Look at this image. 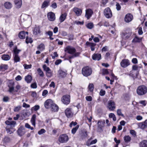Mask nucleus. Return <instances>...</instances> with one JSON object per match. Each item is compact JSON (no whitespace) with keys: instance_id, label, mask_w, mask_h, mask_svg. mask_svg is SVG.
<instances>
[{"instance_id":"f257e3e1","label":"nucleus","mask_w":147,"mask_h":147,"mask_svg":"<svg viewBox=\"0 0 147 147\" xmlns=\"http://www.w3.org/2000/svg\"><path fill=\"white\" fill-rule=\"evenodd\" d=\"M5 123L7 125L6 128L7 132L9 134H11L13 133L12 129L13 127H14L16 124V122L14 121H5Z\"/></svg>"},{"instance_id":"f03ea898","label":"nucleus","mask_w":147,"mask_h":147,"mask_svg":"<svg viewBox=\"0 0 147 147\" xmlns=\"http://www.w3.org/2000/svg\"><path fill=\"white\" fill-rule=\"evenodd\" d=\"M136 92L139 95H143L147 92V87L144 85L140 86L137 89Z\"/></svg>"},{"instance_id":"7ed1b4c3","label":"nucleus","mask_w":147,"mask_h":147,"mask_svg":"<svg viewBox=\"0 0 147 147\" xmlns=\"http://www.w3.org/2000/svg\"><path fill=\"white\" fill-rule=\"evenodd\" d=\"M132 34L131 30L130 28H127L121 34V37L123 40L128 39Z\"/></svg>"},{"instance_id":"20e7f679","label":"nucleus","mask_w":147,"mask_h":147,"mask_svg":"<svg viewBox=\"0 0 147 147\" xmlns=\"http://www.w3.org/2000/svg\"><path fill=\"white\" fill-rule=\"evenodd\" d=\"M92 73V70L91 68L88 66L83 67L82 69V74L85 76H90Z\"/></svg>"},{"instance_id":"39448f33","label":"nucleus","mask_w":147,"mask_h":147,"mask_svg":"<svg viewBox=\"0 0 147 147\" xmlns=\"http://www.w3.org/2000/svg\"><path fill=\"white\" fill-rule=\"evenodd\" d=\"M69 140L68 136L66 134H63L61 135L59 138V141L61 143H65Z\"/></svg>"},{"instance_id":"423d86ee","label":"nucleus","mask_w":147,"mask_h":147,"mask_svg":"<svg viewBox=\"0 0 147 147\" xmlns=\"http://www.w3.org/2000/svg\"><path fill=\"white\" fill-rule=\"evenodd\" d=\"M42 67L44 70L46 71V74L47 77H51L52 76V72L51 71V69L49 67H47L45 64L43 65Z\"/></svg>"},{"instance_id":"0eeeda50","label":"nucleus","mask_w":147,"mask_h":147,"mask_svg":"<svg viewBox=\"0 0 147 147\" xmlns=\"http://www.w3.org/2000/svg\"><path fill=\"white\" fill-rule=\"evenodd\" d=\"M104 14L106 17L108 18H110L112 16V12L109 7H107L104 9Z\"/></svg>"},{"instance_id":"6e6552de","label":"nucleus","mask_w":147,"mask_h":147,"mask_svg":"<svg viewBox=\"0 0 147 147\" xmlns=\"http://www.w3.org/2000/svg\"><path fill=\"white\" fill-rule=\"evenodd\" d=\"M65 113L66 116L68 118L72 117L74 114L72 109L70 108H67L65 110Z\"/></svg>"},{"instance_id":"1a4fd4ad","label":"nucleus","mask_w":147,"mask_h":147,"mask_svg":"<svg viewBox=\"0 0 147 147\" xmlns=\"http://www.w3.org/2000/svg\"><path fill=\"white\" fill-rule=\"evenodd\" d=\"M70 96L68 95L63 96L61 98V100L63 103L65 105L69 104L70 102Z\"/></svg>"},{"instance_id":"9d476101","label":"nucleus","mask_w":147,"mask_h":147,"mask_svg":"<svg viewBox=\"0 0 147 147\" xmlns=\"http://www.w3.org/2000/svg\"><path fill=\"white\" fill-rule=\"evenodd\" d=\"M107 107L110 111H113L116 108L114 102L111 100L109 101L108 102V105Z\"/></svg>"},{"instance_id":"9b49d317","label":"nucleus","mask_w":147,"mask_h":147,"mask_svg":"<svg viewBox=\"0 0 147 147\" xmlns=\"http://www.w3.org/2000/svg\"><path fill=\"white\" fill-rule=\"evenodd\" d=\"M14 82L12 80L9 81L8 87L9 88L8 91L10 93H12L14 90Z\"/></svg>"},{"instance_id":"f8f14e48","label":"nucleus","mask_w":147,"mask_h":147,"mask_svg":"<svg viewBox=\"0 0 147 147\" xmlns=\"http://www.w3.org/2000/svg\"><path fill=\"white\" fill-rule=\"evenodd\" d=\"M130 65L129 61L127 59H123L120 63L121 66L123 68H125Z\"/></svg>"},{"instance_id":"ddd939ff","label":"nucleus","mask_w":147,"mask_h":147,"mask_svg":"<svg viewBox=\"0 0 147 147\" xmlns=\"http://www.w3.org/2000/svg\"><path fill=\"white\" fill-rule=\"evenodd\" d=\"M65 51L71 54H73L76 52V49L70 46H68L66 47L65 49Z\"/></svg>"},{"instance_id":"4468645a","label":"nucleus","mask_w":147,"mask_h":147,"mask_svg":"<svg viewBox=\"0 0 147 147\" xmlns=\"http://www.w3.org/2000/svg\"><path fill=\"white\" fill-rule=\"evenodd\" d=\"M47 18L50 21H54L55 20V16L54 13L51 12H49L47 14Z\"/></svg>"},{"instance_id":"2eb2a0df","label":"nucleus","mask_w":147,"mask_h":147,"mask_svg":"<svg viewBox=\"0 0 147 147\" xmlns=\"http://www.w3.org/2000/svg\"><path fill=\"white\" fill-rule=\"evenodd\" d=\"M93 13V11L91 9H86V10L85 17L88 20L92 16Z\"/></svg>"},{"instance_id":"dca6fc26","label":"nucleus","mask_w":147,"mask_h":147,"mask_svg":"<svg viewBox=\"0 0 147 147\" xmlns=\"http://www.w3.org/2000/svg\"><path fill=\"white\" fill-rule=\"evenodd\" d=\"M133 18V16L131 14L128 13L125 16V21L126 22L129 23L132 20Z\"/></svg>"},{"instance_id":"f3484780","label":"nucleus","mask_w":147,"mask_h":147,"mask_svg":"<svg viewBox=\"0 0 147 147\" xmlns=\"http://www.w3.org/2000/svg\"><path fill=\"white\" fill-rule=\"evenodd\" d=\"M53 103V101L51 99H48L46 100L45 103V107L48 109L51 107Z\"/></svg>"},{"instance_id":"a211bd4d","label":"nucleus","mask_w":147,"mask_h":147,"mask_svg":"<svg viewBox=\"0 0 147 147\" xmlns=\"http://www.w3.org/2000/svg\"><path fill=\"white\" fill-rule=\"evenodd\" d=\"M18 134L20 136L23 135L25 133V129L23 127H20L18 129Z\"/></svg>"},{"instance_id":"6ab92c4d","label":"nucleus","mask_w":147,"mask_h":147,"mask_svg":"<svg viewBox=\"0 0 147 147\" xmlns=\"http://www.w3.org/2000/svg\"><path fill=\"white\" fill-rule=\"evenodd\" d=\"M73 11L77 16H80L82 13V10L78 7H75L73 9Z\"/></svg>"},{"instance_id":"aec40b11","label":"nucleus","mask_w":147,"mask_h":147,"mask_svg":"<svg viewBox=\"0 0 147 147\" xmlns=\"http://www.w3.org/2000/svg\"><path fill=\"white\" fill-rule=\"evenodd\" d=\"M138 125L139 127L142 129L147 127V120H146L144 122L139 123Z\"/></svg>"},{"instance_id":"412c9836","label":"nucleus","mask_w":147,"mask_h":147,"mask_svg":"<svg viewBox=\"0 0 147 147\" xmlns=\"http://www.w3.org/2000/svg\"><path fill=\"white\" fill-rule=\"evenodd\" d=\"M59 76L62 78H64L66 76L67 73L66 71H64L61 69H59L58 71Z\"/></svg>"},{"instance_id":"4be33fe9","label":"nucleus","mask_w":147,"mask_h":147,"mask_svg":"<svg viewBox=\"0 0 147 147\" xmlns=\"http://www.w3.org/2000/svg\"><path fill=\"white\" fill-rule=\"evenodd\" d=\"M92 58L94 60H99L101 58V55L100 54H94L92 56Z\"/></svg>"},{"instance_id":"5701e85b","label":"nucleus","mask_w":147,"mask_h":147,"mask_svg":"<svg viewBox=\"0 0 147 147\" xmlns=\"http://www.w3.org/2000/svg\"><path fill=\"white\" fill-rule=\"evenodd\" d=\"M40 32V28L39 27H36L33 30V34L34 35H38Z\"/></svg>"},{"instance_id":"b1692460","label":"nucleus","mask_w":147,"mask_h":147,"mask_svg":"<svg viewBox=\"0 0 147 147\" xmlns=\"http://www.w3.org/2000/svg\"><path fill=\"white\" fill-rule=\"evenodd\" d=\"M14 2L17 8H19L21 7L22 5V0H14Z\"/></svg>"},{"instance_id":"393cba45","label":"nucleus","mask_w":147,"mask_h":147,"mask_svg":"<svg viewBox=\"0 0 147 147\" xmlns=\"http://www.w3.org/2000/svg\"><path fill=\"white\" fill-rule=\"evenodd\" d=\"M86 45L89 46L90 47L91 50L92 51H94V47L96 45V44L90 43L87 41L86 43Z\"/></svg>"},{"instance_id":"a878e982","label":"nucleus","mask_w":147,"mask_h":147,"mask_svg":"<svg viewBox=\"0 0 147 147\" xmlns=\"http://www.w3.org/2000/svg\"><path fill=\"white\" fill-rule=\"evenodd\" d=\"M142 39V38L138 37L136 35L135 37L132 40V42L134 43H138L140 42L141 41Z\"/></svg>"},{"instance_id":"bb28decb","label":"nucleus","mask_w":147,"mask_h":147,"mask_svg":"<svg viewBox=\"0 0 147 147\" xmlns=\"http://www.w3.org/2000/svg\"><path fill=\"white\" fill-rule=\"evenodd\" d=\"M24 79L25 81L28 83H29L32 80V77L30 75H28L25 77Z\"/></svg>"},{"instance_id":"cd10ccee","label":"nucleus","mask_w":147,"mask_h":147,"mask_svg":"<svg viewBox=\"0 0 147 147\" xmlns=\"http://www.w3.org/2000/svg\"><path fill=\"white\" fill-rule=\"evenodd\" d=\"M105 123V122L104 120L103 121L101 120L98 121L97 123L98 127L101 129L102 127H104Z\"/></svg>"},{"instance_id":"c85d7f7f","label":"nucleus","mask_w":147,"mask_h":147,"mask_svg":"<svg viewBox=\"0 0 147 147\" xmlns=\"http://www.w3.org/2000/svg\"><path fill=\"white\" fill-rule=\"evenodd\" d=\"M18 36L19 37L22 39L25 38L26 37L25 32L24 31L20 32Z\"/></svg>"},{"instance_id":"c756f323","label":"nucleus","mask_w":147,"mask_h":147,"mask_svg":"<svg viewBox=\"0 0 147 147\" xmlns=\"http://www.w3.org/2000/svg\"><path fill=\"white\" fill-rule=\"evenodd\" d=\"M11 56L8 55L4 54L2 56V59L5 61H8L10 59Z\"/></svg>"},{"instance_id":"7c9ffc66","label":"nucleus","mask_w":147,"mask_h":147,"mask_svg":"<svg viewBox=\"0 0 147 147\" xmlns=\"http://www.w3.org/2000/svg\"><path fill=\"white\" fill-rule=\"evenodd\" d=\"M124 140L125 143H128L131 140V137L128 135L125 136L123 138Z\"/></svg>"},{"instance_id":"2f4dec72","label":"nucleus","mask_w":147,"mask_h":147,"mask_svg":"<svg viewBox=\"0 0 147 147\" xmlns=\"http://www.w3.org/2000/svg\"><path fill=\"white\" fill-rule=\"evenodd\" d=\"M67 16V14L66 13H65L61 15L59 19L61 22H62L65 20Z\"/></svg>"},{"instance_id":"473e14b6","label":"nucleus","mask_w":147,"mask_h":147,"mask_svg":"<svg viewBox=\"0 0 147 147\" xmlns=\"http://www.w3.org/2000/svg\"><path fill=\"white\" fill-rule=\"evenodd\" d=\"M36 117V115H33L31 119V122L33 125L35 127V120Z\"/></svg>"},{"instance_id":"72a5a7b5","label":"nucleus","mask_w":147,"mask_h":147,"mask_svg":"<svg viewBox=\"0 0 147 147\" xmlns=\"http://www.w3.org/2000/svg\"><path fill=\"white\" fill-rule=\"evenodd\" d=\"M51 107L52 108V111H57L58 110V106L56 104L53 103Z\"/></svg>"},{"instance_id":"f704fd0d","label":"nucleus","mask_w":147,"mask_h":147,"mask_svg":"<svg viewBox=\"0 0 147 147\" xmlns=\"http://www.w3.org/2000/svg\"><path fill=\"white\" fill-rule=\"evenodd\" d=\"M37 49L40 51H43L45 49V46L43 43H41L38 45L37 47Z\"/></svg>"},{"instance_id":"c9c22d12","label":"nucleus","mask_w":147,"mask_h":147,"mask_svg":"<svg viewBox=\"0 0 147 147\" xmlns=\"http://www.w3.org/2000/svg\"><path fill=\"white\" fill-rule=\"evenodd\" d=\"M140 147H147V141L144 140L140 142Z\"/></svg>"},{"instance_id":"e433bc0d","label":"nucleus","mask_w":147,"mask_h":147,"mask_svg":"<svg viewBox=\"0 0 147 147\" xmlns=\"http://www.w3.org/2000/svg\"><path fill=\"white\" fill-rule=\"evenodd\" d=\"M4 6L6 9H10L12 7V4L9 2H6L4 3Z\"/></svg>"},{"instance_id":"4c0bfd02","label":"nucleus","mask_w":147,"mask_h":147,"mask_svg":"<svg viewBox=\"0 0 147 147\" xmlns=\"http://www.w3.org/2000/svg\"><path fill=\"white\" fill-rule=\"evenodd\" d=\"M22 18L24 20H27L28 18H31L30 16L26 14H23L21 16Z\"/></svg>"},{"instance_id":"58836bf2","label":"nucleus","mask_w":147,"mask_h":147,"mask_svg":"<svg viewBox=\"0 0 147 147\" xmlns=\"http://www.w3.org/2000/svg\"><path fill=\"white\" fill-rule=\"evenodd\" d=\"M13 60L15 62L17 63L20 61V57L18 55H14Z\"/></svg>"},{"instance_id":"ea45409f","label":"nucleus","mask_w":147,"mask_h":147,"mask_svg":"<svg viewBox=\"0 0 147 147\" xmlns=\"http://www.w3.org/2000/svg\"><path fill=\"white\" fill-rule=\"evenodd\" d=\"M88 88L89 91L90 92H92L94 89V85L93 84H89L88 86Z\"/></svg>"},{"instance_id":"a19ab883","label":"nucleus","mask_w":147,"mask_h":147,"mask_svg":"<svg viewBox=\"0 0 147 147\" xmlns=\"http://www.w3.org/2000/svg\"><path fill=\"white\" fill-rule=\"evenodd\" d=\"M8 68V66L5 64H2L0 66V69L2 70H6Z\"/></svg>"},{"instance_id":"79ce46f5","label":"nucleus","mask_w":147,"mask_h":147,"mask_svg":"<svg viewBox=\"0 0 147 147\" xmlns=\"http://www.w3.org/2000/svg\"><path fill=\"white\" fill-rule=\"evenodd\" d=\"M21 51V50L18 49L17 47H16L13 49L14 55H18V54Z\"/></svg>"},{"instance_id":"37998d69","label":"nucleus","mask_w":147,"mask_h":147,"mask_svg":"<svg viewBox=\"0 0 147 147\" xmlns=\"http://www.w3.org/2000/svg\"><path fill=\"white\" fill-rule=\"evenodd\" d=\"M37 71L38 74L40 77H43L44 76L43 72L40 68H38L37 70Z\"/></svg>"},{"instance_id":"c03bdc74","label":"nucleus","mask_w":147,"mask_h":147,"mask_svg":"<svg viewBox=\"0 0 147 147\" xmlns=\"http://www.w3.org/2000/svg\"><path fill=\"white\" fill-rule=\"evenodd\" d=\"M110 118H112L113 121H115L116 120V117L115 114L113 113H111L109 115Z\"/></svg>"},{"instance_id":"a18cd8bd","label":"nucleus","mask_w":147,"mask_h":147,"mask_svg":"<svg viewBox=\"0 0 147 147\" xmlns=\"http://www.w3.org/2000/svg\"><path fill=\"white\" fill-rule=\"evenodd\" d=\"M86 26L88 28L91 29L93 28L94 24L92 23H89L86 24Z\"/></svg>"},{"instance_id":"49530a36","label":"nucleus","mask_w":147,"mask_h":147,"mask_svg":"<svg viewBox=\"0 0 147 147\" xmlns=\"http://www.w3.org/2000/svg\"><path fill=\"white\" fill-rule=\"evenodd\" d=\"M79 128V126L77 125L76 127H75L74 128L72 129L71 130V133L72 134H75L78 129Z\"/></svg>"},{"instance_id":"de8ad7c7","label":"nucleus","mask_w":147,"mask_h":147,"mask_svg":"<svg viewBox=\"0 0 147 147\" xmlns=\"http://www.w3.org/2000/svg\"><path fill=\"white\" fill-rule=\"evenodd\" d=\"M49 2L47 1H45L42 3V8L47 7L48 5Z\"/></svg>"},{"instance_id":"09e8293b","label":"nucleus","mask_w":147,"mask_h":147,"mask_svg":"<svg viewBox=\"0 0 147 147\" xmlns=\"http://www.w3.org/2000/svg\"><path fill=\"white\" fill-rule=\"evenodd\" d=\"M40 108V106L38 105H35L31 108L32 111L34 110L36 111L38 110Z\"/></svg>"},{"instance_id":"8fccbe9b","label":"nucleus","mask_w":147,"mask_h":147,"mask_svg":"<svg viewBox=\"0 0 147 147\" xmlns=\"http://www.w3.org/2000/svg\"><path fill=\"white\" fill-rule=\"evenodd\" d=\"M23 66L24 67L25 69H28L31 68L32 65L31 64L27 65L26 64H25L23 65Z\"/></svg>"},{"instance_id":"3c124183","label":"nucleus","mask_w":147,"mask_h":147,"mask_svg":"<svg viewBox=\"0 0 147 147\" xmlns=\"http://www.w3.org/2000/svg\"><path fill=\"white\" fill-rule=\"evenodd\" d=\"M32 42V41L31 38L26 37V42L27 43H31Z\"/></svg>"},{"instance_id":"603ef678","label":"nucleus","mask_w":147,"mask_h":147,"mask_svg":"<svg viewBox=\"0 0 147 147\" xmlns=\"http://www.w3.org/2000/svg\"><path fill=\"white\" fill-rule=\"evenodd\" d=\"M22 107L21 106H18L15 107L14 109V111L15 112H18L19 111Z\"/></svg>"},{"instance_id":"864d4df0","label":"nucleus","mask_w":147,"mask_h":147,"mask_svg":"<svg viewBox=\"0 0 147 147\" xmlns=\"http://www.w3.org/2000/svg\"><path fill=\"white\" fill-rule=\"evenodd\" d=\"M25 126L26 128L30 129L31 130H32L34 129L33 127H31L30 125L28 123H26L25 124Z\"/></svg>"},{"instance_id":"5fc2aeb1","label":"nucleus","mask_w":147,"mask_h":147,"mask_svg":"<svg viewBox=\"0 0 147 147\" xmlns=\"http://www.w3.org/2000/svg\"><path fill=\"white\" fill-rule=\"evenodd\" d=\"M117 113L118 115L119 116H121L122 117H124L122 113L121 112V110L120 109H118L117 110Z\"/></svg>"},{"instance_id":"6e6d98bb","label":"nucleus","mask_w":147,"mask_h":147,"mask_svg":"<svg viewBox=\"0 0 147 147\" xmlns=\"http://www.w3.org/2000/svg\"><path fill=\"white\" fill-rule=\"evenodd\" d=\"M46 132V130L44 129H42L38 132V134L41 135Z\"/></svg>"},{"instance_id":"4d7b16f0","label":"nucleus","mask_w":147,"mask_h":147,"mask_svg":"<svg viewBox=\"0 0 147 147\" xmlns=\"http://www.w3.org/2000/svg\"><path fill=\"white\" fill-rule=\"evenodd\" d=\"M138 33L139 35H142L143 34V32L141 27H139L138 28Z\"/></svg>"},{"instance_id":"13d9d810","label":"nucleus","mask_w":147,"mask_h":147,"mask_svg":"<svg viewBox=\"0 0 147 147\" xmlns=\"http://www.w3.org/2000/svg\"><path fill=\"white\" fill-rule=\"evenodd\" d=\"M86 99L87 101H90L92 100V97L91 96H87L86 97Z\"/></svg>"},{"instance_id":"bf43d9fd","label":"nucleus","mask_w":147,"mask_h":147,"mask_svg":"<svg viewBox=\"0 0 147 147\" xmlns=\"http://www.w3.org/2000/svg\"><path fill=\"white\" fill-rule=\"evenodd\" d=\"M116 8L117 10H120L121 8V6L119 3H117L116 5Z\"/></svg>"},{"instance_id":"052dcab7","label":"nucleus","mask_w":147,"mask_h":147,"mask_svg":"<svg viewBox=\"0 0 147 147\" xmlns=\"http://www.w3.org/2000/svg\"><path fill=\"white\" fill-rule=\"evenodd\" d=\"M130 133L133 136H135L136 135V132L135 131L133 130H131L130 131Z\"/></svg>"},{"instance_id":"680f3d73","label":"nucleus","mask_w":147,"mask_h":147,"mask_svg":"<svg viewBox=\"0 0 147 147\" xmlns=\"http://www.w3.org/2000/svg\"><path fill=\"white\" fill-rule=\"evenodd\" d=\"M22 79V78L21 76L20 75L16 77L15 78V80L16 81H20Z\"/></svg>"},{"instance_id":"e2e57ef3","label":"nucleus","mask_w":147,"mask_h":147,"mask_svg":"<svg viewBox=\"0 0 147 147\" xmlns=\"http://www.w3.org/2000/svg\"><path fill=\"white\" fill-rule=\"evenodd\" d=\"M20 88V86L19 84H17L16 87L15 91V92H18V90H19Z\"/></svg>"},{"instance_id":"0e129e2a","label":"nucleus","mask_w":147,"mask_h":147,"mask_svg":"<svg viewBox=\"0 0 147 147\" xmlns=\"http://www.w3.org/2000/svg\"><path fill=\"white\" fill-rule=\"evenodd\" d=\"M62 61L61 59H58L55 62V64L56 65H58Z\"/></svg>"},{"instance_id":"69168bd1","label":"nucleus","mask_w":147,"mask_h":147,"mask_svg":"<svg viewBox=\"0 0 147 147\" xmlns=\"http://www.w3.org/2000/svg\"><path fill=\"white\" fill-rule=\"evenodd\" d=\"M9 99V98L7 96H5L3 98V101L5 102H7L8 101Z\"/></svg>"},{"instance_id":"338daca9","label":"nucleus","mask_w":147,"mask_h":147,"mask_svg":"<svg viewBox=\"0 0 147 147\" xmlns=\"http://www.w3.org/2000/svg\"><path fill=\"white\" fill-rule=\"evenodd\" d=\"M48 92L47 90H44L43 91L42 93V96H45L48 93Z\"/></svg>"},{"instance_id":"774afa93","label":"nucleus","mask_w":147,"mask_h":147,"mask_svg":"<svg viewBox=\"0 0 147 147\" xmlns=\"http://www.w3.org/2000/svg\"><path fill=\"white\" fill-rule=\"evenodd\" d=\"M139 103L142 104L144 106H145L146 105V102L145 100H142L140 101Z\"/></svg>"}]
</instances>
